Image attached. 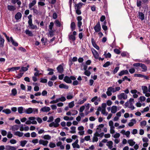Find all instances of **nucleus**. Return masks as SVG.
I'll return each mask as SVG.
<instances>
[{
	"label": "nucleus",
	"mask_w": 150,
	"mask_h": 150,
	"mask_svg": "<svg viewBox=\"0 0 150 150\" xmlns=\"http://www.w3.org/2000/svg\"><path fill=\"white\" fill-rule=\"evenodd\" d=\"M50 110V108L49 107L45 106L44 107L42 108L40 110L41 112H48Z\"/></svg>",
	"instance_id": "1a4fd4ad"
},
{
	"label": "nucleus",
	"mask_w": 150,
	"mask_h": 150,
	"mask_svg": "<svg viewBox=\"0 0 150 150\" xmlns=\"http://www.w3.org/2000/svg\"><path fill=\"white\" fill-rule=\"evenodd\" d=\"M85 108V107L84 105H83L81 106L79 109V112H82L84 110Z\"/></svg>",
	"instance_id": "338daca9"
},
{
	"label": "nucleus",
	"mask_w": 150,
	"mask_h": 150,
	"mask_svg": "<svg viewBox=\"0 0 150 150\" xmlns=\"http://www.w3.org/2000/svg\"><path fill=\"white\" fill-rule=\"evenodd\" d=\"M25 108L22 107H18L17 110L18 113L20 114H21L25 113Z\"/></svg>",
	"instance_id": "9b49d317"
},
{
	"label": "nucleus",
	"mask_w": 150,
	"mask_h": 150,
	"mask_svg": "<svg viewBox=\"0 0 150 150\" xmlns=\"http://www.w3.org/2000/svg\"><path fill=\"white\" fill-rule=\"evenodd\" d=\"M113 125V122L112 121L110 120L109 121V125L110 127V128L115 127Z\"/></svg>",
	"instance_id": "864d4df0"
},
{
	"label": "nucleus",
	"mask_w": 150,
	"mask_h": 150,
	"mask_svg": "<svg viewBox=\"0 0 150 150\" xmlns=\"http://www.w3.org/2000/svg\"><path fill=\"white\" fill-rule=\"evenodd\" d=\"M115 127L110 128V132L111 134H113L115 132Z\"/></svg>",
	"instance_id": "e2e57ef3"
},
{
	"label": "nucleus",
	"mask_w": 150,
	"mask_h": 150,
	"mask_svg": "<svg viewBox=\"0 0 150 150\" xmlns=\"http://www.w3.org/2000/svg\"><path fill=\"white\" fill-rule=\"evenodd\" d=\"M106 93L107 95L108 96H111L112 95V92L109 87L107 89V91Z\"/></svg>",
	"instance_id": "a18cd8bd"
},
{
	"label": "nucleus",
	"mask_w": 150,
	"mask_h": 150,
	"mask_svg": "<svg viewBox=\"0 0 150 150\" xmlns=\"http://www.w3.org/2000/svg\"><path fill=\"white\" fill-rule=\"evenodd\" d=\"M118 99L120 100L123 99V100L126 99L127 98V96L124 93H122L117 95Z\"/></svg>",
	"instance_id": "f03ea898"
},
{
	"label": "nucleus",
	"mask_w": 150,
	"mask_h": 150,
	"mask_svg": "<svg viewBox=\"0 0 150 150\" xmlns=\"http://www.w3.org/2000/svg\"><path fill=\"white\" fill-rule=\"evenodd\" d=\"M49 146L51 148H54L56 147V144L54 143L50 142L49 144Z\"/></svg>",
	"instance_id": "58836bf2"
},
{
	"label": "nucleus",
	"mask_w": 150,
	"mask_h": 150,
	"mask_svg": "<svg viewBox=\"0 0 150 150\" xmlns=\"http://www.w3.org/2000/svg\"><path fill=\"white\" fill-rule=\"evenodd\" d=\"M69 39L70 40L74 41L76 40L75 36L74 35H69Z\"/></svg>",
	"instance_id": "4c0bfd02"
},
{
	"label": "nucleus",
	"mask_w": 150,
	"mask_h": 150,
	"mask_svg": "<svg viewBox=\"0 0 150 150\" xmlns=\"http://www.w3.org/2000/svg\"><path fill=\"white\" fill-rule=\"evenodd\" d=\"M22 15L20 12H18L15 15V18L16 20H18L21 18Z\"/></svg>",
	"instance_id": "473e14b6"
},
{
	"label": "nucleus",
	"mask_w": 150,
	"mask_h": 150,
	"mask_svg": "<svg viewBox=\"0 0 150 150\" xmlns=\"http://www.w3.org/2000/svg\"><path fill=\"white\" fill-rule=\"evenodd\" d=\"M94 29L96 32H99L100 31L101 29V28L99 22H98L97 23L95 26L94 27Z\"/></svg>",
	"instance_id": "7ed1b4c3"
},
{
	"label": "nucleus",
	"mask_w": 150,
	"mask_h": 150,
	"mask_svg": "<svg viewBox=\"0 0 150 150\" xmlns=\"http://www.w3.org/2000/svg\"><path fill=\"white\" fill-rule=\"evenodd\" d=\"M101 129L99 128V129H96V134H97V136H100V134L99 133L101 131Z\"/></svg>",
	"instance_id": "4d7b16f0"
},
{
	"label": "nucleus",
	"mask_w": 150,
	"mask_h": 150,
	"mask_svg": "<svg viewBox=\"0 0 150 150\" xmlns=\"http://www.w3.org/2000/svg\"><path fill=\"white\" fill-rule=\"evenodd\" d=\"M5 40L0 35V48H2L4 47V43Z\"/></svg>",
	"instance_id": "ddd939ff"
},
{
	"label": "nucleus",
	"mask_w": 150,
	"mask_h": 150,
	"mask_svg": "<svg viewBox=\"0 0 150 150\" xmlns=\"http://www.w3.org/2000/svg\"><path fill=\"white\" fill-rule=\"evenodd\" d=\"M149 110V108L148 107H147L146 108H145L143 111H141V112L142 113H144V112H146L148 111Z\"/></svg>",
	"instance_id": "774afa93"
},
{
	"label": "nucleus",
	"mask_w": 150,
	"mask_h": 150,
	"mask_svg": "<svg viewBox=\"0 0 150 150\" xmlns=\"http://www.w3.org/2000/svg\"><path fill=\"white\" fill-rule=\"evenodd\" d=\"M139 16L140 19L142 20H143L144 18V15L142 12H139Z\"/></svg>",
	"instance_id": "2f4dec72"
},
{
	"label": "nucleus",
	"mask_w": 150,
	"mask_h": 150,
	"mask_svg": "<svg viewBox=\"0 0 150 150\" xmlns=\"http://www.w3.org/2000/svg\"><path fill=\"white\" fill-rule=\"evenodd\" d=\"M91 72H90V71H88V70H86L85 71V72H84V74L88 76H90V75H91Z\"/></svg>",
	"instance_id": "052dcab7"
},
{
	"label": "nucleus",
	"mask_w": 150,
	"mask_h": 150,
	"mask_svg": "<svg viewBox=\"0 0 150 150\" xmlns=\"http://www.w3.org/2000/svg\"><path fill=\"white\" fill-rule=\"evenodd\" d=\"M1 134L4 136H6L7 134V132L4 130H1Z\"/></svg>",
	"instance_id": "603ef678"
},
{
	"label": "nucleus",
	"mask_w": 150,
	"mask_h": 150,
	"mask_svg": "<svg viewBox=\"0 0 150 150\" xmlns=\"http://www.w3.org/2000/svg\"><path fill=\"white\" fill-rule=\"evenodd\" d=\"M10 41L12 42V44L14 46L17 47L18 46V43L16 42L15 41L12 37H11L10 38Z\"/></svg>",
	"instance_id": "393cba45"
},
{
	"label": "nucleus",
	"mask_w": 150,
	"mask_h": 150,
	"mask_svg": "<svg viewBox=\"0 0 150 150\" xmlns=\"http://www.w3.org/2000/svg\"><path fill=\"white\" fill-rule=\"evenodd\" d=\"M8 9L10 11H14L16 9V7L12 5H8L7 6Z\"/></svg>",
	"instance_id": "2eb2a0df"
},
{
	"label": "nucleus",
	"mask_w": 150,
	"mask_h": 150,
	"mask_svg": "<svg viewBox=\"0 0 150 150\" xmlns=\"http://www.w3.org/2000/svg\"><path fill=\"white\" fill-rule=\"evenodd\" d=\"M66 121H71L72 120H73L74 118L72 117H69L67 116H65L63 118Z\"/></svg>",
	"instance_id": "7c9ffc66"
},
{
	"label": "nucleus",
	"mask_w": 150,
	"mask_h": 150,
	"mask_svg": "<svg viewBox=\"0 0 150 150\" xmlns=\"http://www.w3.org/2000/svg\"><path fill=\"white\" fill-rule=\"evenodd\" d=\"M103 55L105 56L106 58H110L111 56V55L110 53L108 52V53L106 54V52H105Z\"/></svg>",
	"instance_id": "a19ab883"
},
{
	"label": "nucleus",
	"mask_w": 150,
	"mask_h": 150,
	"mask_svg": "<svg viewBox=\"0 0 150 150\" xmlns=\"http://www.w3.org/2000/svg\"><path fill=\"white\" fill-rule=\"evenodd\" d=\"M117 110V107L116 106H113L111 108V112L112 113H115Z\"/></svg>",
	"instance_id": "412c9836"
},
{
	"label": "nucleus",
	"mask_w": 150,
	"mask_h": 150,
	"mask_svg": "<svg viewBox=\"0 0 150 150\" xmlns=\"http://www.w3.org/2000/svg\"><path fill=\"white\" fill-rule=\"evenodd\" d=\"M87 99V97L83 98V99H80L78 101L77 104L79 105L82 104L86 101Z\"/></svg>",
	"instance_id": "9d476101"
},
{
	"label": "nucleus",
	"mask_w": 150,
	"mask_h": 150,
	"mask_svg": "<svg viewBox=\"0 0 150 150\" xmlns=\"http://www.w3.org/2000/svg\"><path fill=\"white\" fill-rule=\"evenodd\" d=\"M17 93V91L15 88H13L11 90V95L15 96Z\"/></svg>",
	"instance_id": "ea45409f"
},
{
	"label": "nucleus",
	"mask_w": 150,
	"mask_h": 150,
	"mask_svg": "<svg viewBox=\"0 0 150 150\" xmlns=\"http://www.w3.org/2000/svg\"><path fill=\"white\" fill-rule=\"evenodd\" d=\"M79 142V140L76 139L75 142L72 144L73 147L74 149H79L80 148L79 145L78 144Z\"/></svg>",
	"instance_id": "39448f33"
},
{
	"label": "nucleus",
	"mask_w": 150,
	"mask_h": 150,
	"mask_svg": "<svg viewBox=\"0 0 150 150\" xmlns=\"http://www.w3.org/2000/svg\"><path fill=\"white\" fill-rule=\"evenodd\" d=\"M128 101L129 103V105H133L134 103V100L132 98H130Z\"/></svg>",
	"instance_id": "de8ad7c7"
},
{
	"label": "nucleus",
	"mask_w": 150,
	"mask_h": 150,
	"mask_svg": "<svg viewBox=\"0 0 150 150\" xmlns=\"http://www.w3.org/2000/svg\"><path fill=\"white\" fill-rule=\"evenodd\" d=\"M27 143V141L26 140L21 141L20 142V145L23 147H24Z\"/></svg>",
	"instance_id": "f704fd0d"
},
{
	"label": "nucleus",
	"mask_w": 150,
	"mask_h": 150,
	"mask_svg": "<svg viewBox=\"0 0 150 150\" xmlns=\"http://www.w3.org/2000/svg\"><path fill=\"white\" fill-rule=\"evenodd\" d=\"M25 123L27 125H30L31 124H36L37 122L36 121H30L29 120L27 121Z\"/></svg>",
	"instance_id": "cd10ccee"
},
{
	"label": "nucleus",
	"mask_w": 150,
	"mask_h": 150,
	"mask_svg": "<svg viewBox=\"0 0 150 150\" xmlns=\"http://www.w3.org/2000/svg\"><path fill=\"white\" fill-rule=\"evenodd\" d=\"M91 101L92 102H95V101H100V98H98V97L97 96H96L94 97L93 98L91 99Z\"/></svg>",
	"instance_id": "bb28decb"
},
{
	"label": "nucleus",
	"mask_w": 150,
	"mask_h": 150,
	"mask_svg": "<svg viewBox=\"0 0 150 150\" xmlns=\"http://www.w3.org/2000/svg\"><path fill=\"white\" fill-rule=\"evenodd\" d=\"M140 67L142 69V71L145 72L147 70V67L144 64L141 63Z\"/></svg>",
	"instance_id": "dca6fc26"
},
{
	"label": "nucleus",
	"mask_w": 150,
	"mask_h": 150,
	"mask_svg": "<svg viewBox=\"0 0 150 150\" xmlns=\"http://www.w3.org/2000/svg\"><path fill=\"white\" fill-rule=\"evenodd\" d=\"M113 143L111 141H109L107 142L106 145L108 147L109 149H111L113 147Z\"/></svg>",
	"instance_id": "4468645a"
},
{
	"label": "nucleus",
	"mask_w": 150,
	"mask_h": 150,
	"mask_svg": "<svg viewBox=\"0 0 150 150\" xmlns=\"http://www.w3.org/2000/svg\"><path fill=\"white\" fill-rule=\"evenodd\" d=\"M38 110L36 108H28L25 109V113L26 114H30L31 113L34 114H38Z\"/></svg>",
	"instance_id": "f257e3e1"
},
{
	"label": "nucleus",
	"mask_w": 150,
	"mask_h": 150,
	"mask_svg": "<svg viewBox=\"0 0 150 150\" xmlns=\"http://www.w3.org/2000/svg\"><path fill=\"white\" fill-rule=\"evenodd\" d=\"M98 136H97V134H95L94 136L93 137L92 142H97L98 140V138L97 137Z\"/></svg>",
	"instance_id": "79ce46f5"
},
{
	"label": "nucleus",
	"mask_w": 150,
	"mask_h": 150,
	"mask_svg": "<svg viewBox=\"0 0 150 150\" xmlns=\"http://www.w3.org/2000/svg\"><path fill=\"white\" fill-rule=\"evenodd\" d=\"M82 17L81 16H78L77 18V25L79 28H81V26L82 24V23L81 22V21L82 20Z\"/></svg>",
	"instance_id": "20e7f679"
},
{
	"label": "nucleus",
	"mask_w": 150,
	"mask_h": 150,
	"mask_svg": "<svg viewBox=\"0 0 150 150\" xmlns=\"http://www.w3.org/2000/svg\"><path fill=\"white\" fill-rule=\"evenodd\" d=\"M57 100L58 101V102L59 101L64 102L66 100L65 98L64 97L62 96L60 98H57Z\"/></svg>",
	"instance_id": "37998d69"
},
{
	"label": "nucleus",
	"mask_w": 150,
	"mask_h": 150,
	"mask_svg": "<svg viewBox=\"0 0 150 150\" xmlns=\"http://www.w3.org/2000/svg\"><path fill=\"white\" fill-rule=\"evenodd\" d=\"M2 112L6 114H9L11 113V110L9 109H6L2 110Z\"/></svg>",
	"instance_id": "b1692460"
},
{
	"label": "nucleus",
	"mask_w": 150,
	"mask_h": 150,
	"mask_svg": "<svg viewBox=\"0 0 150 150\" xmlns=\"http://www.w3.org/2000/svg\"><path fill=\"white\" fill-rule=\"evenodd\" d=\"M54 25V23L52 22H51L50 23V24L49 25V28L50 30H52V28L53 27V26Z\"/></svg>",
	"instance_id": "0e129e2a"
},
{
	"label": "nucleus",
	"mask_w": 150,
	"mask_h": 150,
	"mask_svg": "<svg viewBox=\"0 0 150 150\" xmlns=\"http://www.w3.org/2000/svg\"><path fill=\"white\" fill-rule=\"evenodd\" d=\"M76 127H71V131L70 132L71 133H76Z\"/></svg>",
	"instance_id": "c03bdc74"
},
{
	"label": "nucleus",
	"mask_w": 150,
	"mask_h": 150,
	"mask_svg": "<svg viewBox=\"0 0 150 150\" xmlns=\"http://www.w3.org/2000/svg\"><path fill=\"white\" fill-rule=\"evenodd\" d=\"M146 98L144 96H141L139 98V100L141 102L144 101L146 100Z\"/></svg>",
	"instance_id": "3c124183"
},
{
	"label": "nucleus",
	"mask_w": 150,
	"mask_h": 150,
	"mask_svg": "<svg viewBox=\"0 0 150 150\" xmlns=\"http://www.w3.org/2000/svg\"><path fill=\"white\" fill-rule=\"evenodd\" d=\"M101 112L104 115L106 116L108 114V112L106 111V110L105 109H102Z\"/></svg>",
	"instance_id": "09e8293b"
},
{
	"label": "nucleus",
	"mask_w": 150,
	"mask_h": 150,
	"mask_svg": "<svg viewBox=\"0 0 150 150\" xmlns=\"http://www.w3.org/2000/svg\"><path fill=\"white\" fill-rule=\"evenodd\" d=\"M127 143L129 144V146H133L135 144V142L132 139L128 140Z\"/></svg>",
	"instance_id": "aec40b11"
},
{
	"label": "nucleus",
	"mask_w": 150,
	"mask_h": 150,
	"mask_svg": "<svg viewBox=\"0 0 150 150\" xmlns=\"http://www.w3.org/2000/svg\"><path fill=\"white\" fill-rule=\"evenodd\" d=\"M19 128V126L17 125L13 126L11 127V129L13 131H15L18 130Z\"/></svg>",
	"instance_id": "c85d7f7f"
},
{
	"label": "nucleus",
	"mask_w": 150,
	"mask_h": 150,
	"mask_svg": "<svg viewBox=\"0 0 150 150\" xmlns=\"http://www.w3.org/2000/svg\"><path fill=\"white\" fill-rule=\"evenodd\" d=\"M146 124V121L145 120H144L140 122V126L141 127L145 126Z\"/></svg>",
	"instance_id": "6e6d98bb"
},
{
	"label": "nucleus",
	"mask_w": 150,
	"mask_h": 150,
	"mask_svg": "<svg viewBox=\"0 0 150 150\" xmlns=\"http://www.w3.org/2000/svg\"><path fill=\"white\" fill-rule=\"evenodd\" d=\"M137 122L136 120L134 119H132L130 120V122L129 123L128 125L130 127L133 126L134 124L136 123Z\"/></svg>",
	"instance_id": "f3484780"
},
{
	"label": "nucleus",
	"mask_w": 150,
	"mask_h": 150,
	"mask_svg": "<svg viewBox=\"0 0 150 150\" xmlns=\"http://www.w3.org/2000/svg\"><path fill=\"white\" fill-rule=\"evenodd\" d=\"M30 28L32 29H36L37 28V26L36 25H34L33 24H32L29 25Z\"/></svg>",
	"instance_id": "5fc2aeb1"
},
{
	"label": "nucleus",
	"mask_w": 150,
	"mask_h": 150,
	"mask_svg": "<svg viewBox=\"0 0 150 150\" xmlns=\"http://www.w3.org/2000/svg\"><path fill=\"white\" fill-rule=\"evenodd\" d=\"M17 148L16 146H11L9 145L5 146L6 150H16Z\"/></svg>",
	"instance_id": "6e6552de"
},
{
	"label": "nucleus",
	"mask_w": 150,
	"mask_h": 150,
	"mask_svg": "<svg viewBox=\"0 0 150 150\" xmlns=\"http://www.w3.org/2000/svg\"><path fill=\"white\" fill-rule=\"evenodd\" d=\"M45 140H49L51 139V137L48 134L45 135L42 137Z\"/></svg>",
	"instance_id": "a878e982"
},
{
	"label": "nucleus",
	"mask_w": 150,
	"mask_h": 150,
	"mask_svg": "<svg viewBox=\"0 0 150 150\" xmlns=\"http://www.w3.org/2000/svg\"><path fill=\"white\" fill-rule=\"evenodd\" d=\"M14 134L16 136H17L20 137H22L23 136V133L22 132H21L19 131H16L14 133Z\"/></svg>",
	"instance_id": "4be33fe9"
},
{
	"label": "nucleus",
	"mask_w": 150,
	"mask_h": 150,
	"mask_svg": "<svg viewBox=\"0 0 150 150\" xmlns=\"http://www.w3.org/2000/svg\"><path fill=\"white\" fill-rule=\"evenodd\" d=\"M93 39L92 40V43L93 47L96 48L97 50H99L100 48L98 46L96 43L93 41Z\"/></svg>",
	"instance_id": "e433bc0d"
},
{
	"label": "nucleus",
	"mask_w": 150,
	"mask_h": 150,
	"mask_svg": "<svg viewBox=\"0 0 150 150\" xmlns=\"http://www.w3.org/2000/svg\"><path fill=\"white\" fill-rule=\"evenodd\" d=\"M58 72L59 73H62L63 71V68L62 66L60 65H59L57 68Z\"/></svg>",
	"instance_id": "a211bd4d"
},
{
	"label": "nucleus",
	"mask_w": 150,
	"mask_h": 150,
	"mask_svg": "<svg viewBox=\"0 0 150 150\" xmlns=\"http://www.w3.org/2000/svg\"><path fill=\"white\" fill-rule=\"evenodd\" d=\"M59 87L60 88H64L65 89H68L69 88V86L63 83H61L59 85Z\"/></svg>",
	"instance_id": "6ab92c4d"
},
{
	"label": "nucleus",
	"mask_w": 150,
	"mask_h": 150,
	"mask_svg": "<svg viewBox=\"0 0 150 150\" xmlns=\"http://www.w3.org/2000/svg\"><path fill=\"white\" fill-rule=\"evenodd\" d=\"M36 0H33L32 2L30 3L29 4V7L30 9L33 8V7L36 4Z\"/></svg>",
	"instance_id": "5701e85b"
},
{
	"label": "nucleus",
	"mask_w": 150,
	"mask_h": 150,
	"mask_svg": "<svg viewBox=\"0 0 150 150\" xmlns=\"http://www.w3.org/2000/svg\"><path fill=\"white\" fill-rule=\"evenodd\" d=\"M112 136L115 139H117L120 137V134L119 133L116 132L114 135H112Z\"/></svg>",
	"instance_id": "49530a36"
},
{
	"label": "nucleus",
	"mask_w": 150,
	"mask_h": 150,
	"mask_svg": "<svg viewBox=\"0 0 150 150\" xmlns=\"http://www.w3.org/2000/svg\"><path fill=\"white\" fill-rule=\"evenodd\" d=\"M110 62L108 61L106 62L104 64L103 66L104 67H106L110 65Z\"/></svg>",
	"instance_id": "bf43d9fd"
},
{
	"label": "nucleus",
	"mask_w": 150,
	"mask_h": 150,
	"mask_svg": "<svg viewBox=\"0 0 150 150\" xmlns=\"http://www.w3.org/2000/svg\"><path fill=\"white\" fill-rule=\"evenodd\" d=\"M64 80L65 82L67 83H70L72 82L70 77H69L68 76H65L64 78Z\"/></svg>",
	"instance_id": "f8f14e48"
},
{
	"label": "nucleus",
	"mask_w": 150,
	"mask_h": 150,
	"mask_svg": "<svg viewBox=\"0 0 150 150\" xmlns=\"http://www.w3.org/2000/svg\"><path fill=\"white\" fill-rule=\"evenodd\" d=\"M74 101H72L69 104V108H71L74 106Z\"/></svg>",
	"instance_id": "8fccbe9b"
},
{
	"label": "nucleus",
	"mask_w": 150,
	"mask_h": 150,
	"mask_svg": "<svg viewBox=\"0 0 150 150\" xmlns=\"http://www.w3.org/2000/svg\"><path fill=\"white\" fill-rule=\"evenodd\" d=\"M76 27L75 23L74 22H72L71 24V28L72 31H73L75 29Z\"/></svg>",
	"instance_id": "c9c22d12"
},
{
	"label": "nucleus",
	"mask_w": 150,
	"mask_h": 150,
	"mask_svg": "<svg viewBox=\"0 0 150 150\" xmlns=\"http://www.w3.org/2000/svg\"><path fill=\"white\" fill-rule=\"evenodd\" d=\"M28 70V68L26 67H22L20 70V71H25Z\"/></svg>",
	"instance_id": "13d9d810"
},
{
	"label": "nucleus",
	"mask_w": 150,
	"mask_h": 150,
	"mask_svg": "<svg viewBox=\"0 0 150 150\" xmlns=\"http://www.w3.org/2000/svg\"><path fill=\"white\" fill-rule=\"evenodd\" d=\"M39 143L40 144H42L44 146H47L48 143V142L47 140L41 139L39 140Z\"/></svg>",
	"instance_id": "0eeeda50"
},
{
	"label": "nucleus",
	"mask_w": 150,
	"mask_h": 150,
	"mask_svg": "<svg viewBox=\"0 0 150 150\" xmlns=\"http://www.w3.org/2000/svg\"><path fill=\"white\" fill-rule=\"evenodd\" d=\"M142 89L143 91V93H146L148 91L147 87L146 86H143L142 87Z\"/></svg>",
	"instance_id": "72a5a7b5"
},
{
	"label": "nucleus",
	"mask_w": 150,
	"mask_h": 150,
	"mask_svg": "<svg viewBox=\"0 0 150 150\" xmlns=\"http://www.w3.org/2000/svg\"><path fill=\"white\" fill-rule=\"evenodd\" d=\"M13 137V135L11 133V132H9L7 135V137L8 138L10 139L11 138Z\"/></svg>",
	"instance_id": "680f3d73"
},
{
	"label": "nucleus",
	"mask_w": 150,
	"mask_h": 150,
	"mask_svg": "<svg viewBox=\"0 0 150 150\" xmlns=\"http://www.w3.org/2000/svg\"><path fill=\"white\" fill-rule=\"evenodd\" d=\"M119 69V67H116L114 70L113 71V73L114 74L116 73L117 71H118Z\"/></svg>",
	"instance_id": "69168bd1"
},
{
	"label": "nucleus",
	"mask_w": 150,
	"mask_h": 150,
	"mask_svg": "<svg viewBox=\"0 0 150 150\" xmlns=\"http://www.w3.org/2000/svg\"><path fill=\"white\" fill-rule=\"evenodd\" d=\"M25 33L26 35H28L29 36H32L33 35L32 31L28 30H25Z\"/></svg>",
	"instance_id": "c756f323"
},
{
	"label": "nucleus",
	"mask_w": 150,
	"mask_h": 150,
	"mask_svg": "<svg viewBox=\"0 0 150 150\" xmlns=\"http://www.w3.org/2000/svg\"><path fill=\"white\" fill-rule=\"evenodd\" d=\"M91 51L95 58L96 59H98L99 57V54L98 52L93 48H92L91 49Z\"/></svg>",
	"instance_id": "423d86ee"
}]
</instances>
